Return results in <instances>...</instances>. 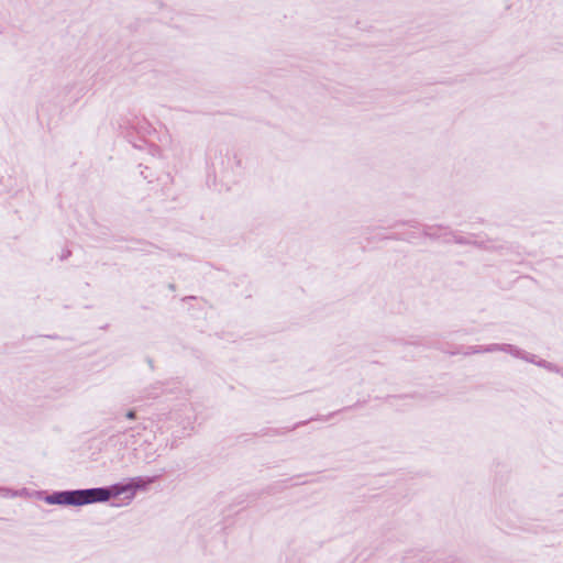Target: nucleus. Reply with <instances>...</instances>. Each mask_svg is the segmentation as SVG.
Masks as SVG:
<instances>
[{"mask_svg":"<svg viewBox=\"0 0 563 563\" xmlns=\"http://www.w3.org/2000/svg\"><path fill=\"white\" fill-rule=\"evenodd\" d=\"M110 498V492L103 488L64 492L47 497L49 504L59 505H86L96 501H106Z\"/></svg>","mask_w":563,"mask_h":563,"instance_id":"f257e3e1","label":"nucleus"},{"mask_svg":"<svg viewBox=\"0 0 563 563\" xmlns=\"http://www.w3.org/2000/svg\"><path fill=\"white\" fill-rule=\"evenodd\" d=\"M128 418L133 419V418H134V412H133V411H130V412L128 413Z\"/></svg>","mask_w":563,"mask_h":563,"instance_id":"f03ea898","label":"nucleus"}]
</instances>
